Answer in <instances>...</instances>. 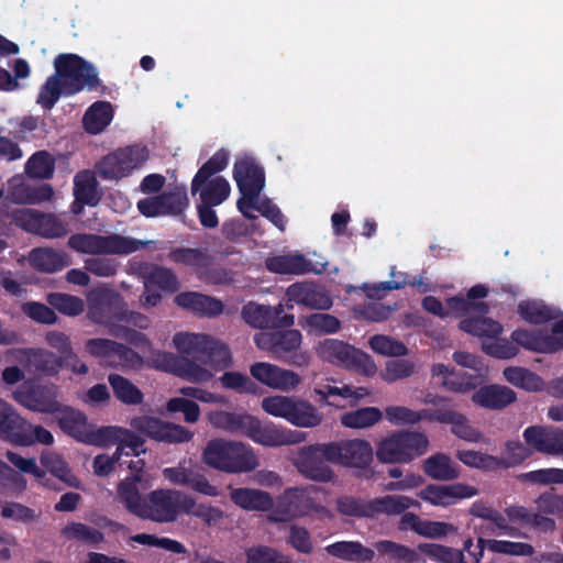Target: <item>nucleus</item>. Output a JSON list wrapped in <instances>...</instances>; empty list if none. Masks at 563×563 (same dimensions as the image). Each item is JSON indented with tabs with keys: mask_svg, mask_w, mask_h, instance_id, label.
Masks as SVG:
<instances>
[{
	"mask_svg": "<svg viewBox=\"0 0 563 563\" xmlns=\"http://www.w3.org/2000/svg\"><path fill=\"white\" fill-rule=\"evenodd\" d=\"M139 482H141L139 475L122 479L118 485L115 499L129 512L143 520L156 523L176 521L179 512H183L185 493L177 489L158 488L142 496L137 487Z\"/></svg>",
	"mask_w": 563,
	"mask_h": 563,
	"instance_id": "obj_1",
	"label": "nucleus"
},
{
	"mask_svg": "<svg viewBox=\"0 0 563 563\" xmlns=\"http://www.w3.org/2000/svg\"><path fill=\"white\" fill-rule=\"evenodd\" d=\"M201 460L207 466L229 474L247 473L260 465L251 446L224 439L210 440L202 451Z\"/></svg>",
	"mask_w": 563,
	"mask_h": 563,
	"instance_id": "obj_2",
	"label": "nucleus"
},
{
	"mask_svg": "<svg viewBox=\"0 0 563 563\" xmlns=\"http://www.w3.org/2000/svg\"><path fill=\"white\" fill-rule=\"evenodd\" d=\"M151 243L152 241L137 240L118 233L108 235L76 233L68 239L67 245L80 254L125 256L146 247Z\"/></svg>",
	"mask_w": 563,
	"mask_h": 563,
	"instance_id": "obj_3",
	"label": "nucleus"
},
{
	"mask_svg": "<svg viewBox=\"0 0 563 563\" xmlns=\"http://www.w3.org/2000/svg\"><path fill=\"white\" fill-rule=\"evenodd\" d=\"M429 439L422 432L395 431L376 444V457L383 464H407L429 450Z\"/></svg>",
	"mask_w": 563,
	"mask_h": 563,
	"instance_id": "obj_4",
	"label": "nucleus"
},
{
	"mask_svg": "<svg viewBox=\"0 0 563 563\" xmlns=\"http://www.w3.org/2000/svg\"><path fill=\"white\" fill-rule=\"evenodd\" d=\"M262 409L269 416L282 418L298 428H314L322 413L309 401L295 396L272 395L262 399Z\"/></svg>",
	"mask_w": 563,
	"mask_h": 563,
	"instance_id": "obj_5",
	"label": "nucleus"
},
{
	"mask_svg": "<svg viewBox=\"0 0 563 563\" xmlns=\"http://www.w3.org/2000/svg\"><path fill=\"white\" fill-rule=\"evenodd\" d=\"M316 354L321 360L365 376H373L377 366L365 352L336 339H325L316 346Z\"/></svg>",
	"mask_w": 563,
	"mask_h": 563,
	"instance_id": "obj_6",
	"label": "nucleus"
},
{
	"mask_svg": "<svg viewBox=\"0 0 563 563\" xmlns=\"http://www.w3.org/2000/svg\"><path fill=\"white\" fill-rule=\"evenodd\" d=\"M54 68L64 82L65 95H74L99 85L96 68L76 54H59L55 57Z\"/></svg>",
	"mask_w": 563,
	"mask_h": 563,
	"instance_id": "obj_7",
	"label": "nucleus"
},
{
	"mask_svg": "<svg viewBox=\"0 0 563 563\" xmlns=\"http://www.w3.org/2000/svg\"><path fill=\"white\" fill-rule=\"evenodd\" d=\"M148 366L191 383L202 384L212 379L211 372L194 360L180 358L177 354L152 350L147 357Z\"/></svg>",
	"mask_w": 563,
	"mask_h": 563,
	"instance_id": "obj_8",
	"label": "nucleus"
},
{
	"mask_svg": "<svg viewBox=\"0 0 563 563\" xmlns=\"http://www.w3.org/2000/svg\"><path fill=\"white\" fill-rule=\"evenodd\" d=\"M148 158L143 146L119 148L104 156L97 165L98 174L107 180H119L139 169Z\"/></svg>",
	"mask_w": 563,
	"mask_h": 563,
	"instance_id": "obj_9",
	"label": "nucleus"
},
{
	"mask_svg": "<svg viewBox=\"0 0 563 563\" xmlns=\"http://www.w3.org/2000/svg\"><path fill=\"white\" fill-rule=\"evenodd\" d=\"M123 308L121 296L109 288H93L87 294V317L109 330L117 325Z\"/></svg>",
	"mask_w": 563,
	"mask_h": 563,
	"instance_id": "obj_10",
	"label": "nucleus"
},
{
	"mask_svg": "<svg viewBox=\"0 0 563 563\" xmlns=\"http://www.w3.org/2000/svg\"><path fill=\"white\" fill-rule=\"evenodd\" d=\"M328 450L329 443L300 448L292 460L294 464L309 479L321 483L331 482L334 479V473L327 464L330 462Z\"/></svg>",
	"mask_w": 563,
	"mask_h": 563,
	"instance_id": "obj_11",
	"label": "nucleus"
},
{
	"mask_svg": "<svg viewBox=\"0 0 563 563\" xmlns=\"http://www.w3.org/2000/svg\"><path fill=\"white\" fill-rule=\"evenodd\" d=\"M12 221L24 231L45 239H59L67 234V223L54 214L34 209H18L11 213Z\"/></svg>",
	"mask_w": 563,
	"mask_h": 563,
	"instance_id": "obj_12",
	"label": "nucleus"
},
{
	"mask_svg": "<svg viewBox=\"0 0 563 563\" xmlns=\"http://www.w3.org/2000/svg\"><path fill=\"white\" fill-rule=\"evenodd\" d=\"M162 473L164 478L174 485L188 487L209 497L220 495L218 487L208 481L200 466L191 459L183 460L176 466L166 467Z\"/></svg>",
	"mask_w": 563,
	"mask_h": 563,
	"instance_id": "obj_13",
	"label": "nucleus"
},
{
	"mask_svg": "<svg viewBox=\"0 0 563 563\" xmlns=\"http://www.w3.org/2000/svg\"><path fill=\"white\" fill-rule=\"evenodd\" d=\"M328 453L331 463L353 468H366L374 455L371 443L364 439L330 442Z\"/></svg>",
	"mask_w": 563,
	"mask_h": 563,
	"instance_id": "obj_14",
	"label": "nucleus"
},
{
	"mask_svg": "<svg viewBox=\"0 0 563 563\" xmlns=\"http://www.w3.org/2000/svg\"><path fill=\"white\" fill-rule=\"evenodd\" d=\"M130 424L135 431L159 442L172 444L185 443L189 442L194 437V433L183 426L150 416L135 417L131 420Z\"/></svg>",
	"mask_w": 563,
	"mask_h": 563,
	"instance_id": "obj_15",
	"label": "nucleus"
},
{
	"mask_svg": "<svg viewBox=\"0 0 563 563\" xmlns=\"http://www.w3.org/2000/svg\"><path fill=\"white\" fill-rule=\"evenodd\" d=\"M250 374L264 386L282 393L295 390L302 382L298 373L268 362L252 364L250 366Z\"/></svg>",
	"mask_w": 563,
	"mask_h": 563,
	"instance_id": "obj_16",
	"label": "nucleus"
},
{
	"mask_svg": "<svg viewBox=\"0 0 563 563\" xmlns=\"http://www.w3.org/2000/svg\"><path fill=\"white\" fill-rule=\"evenodd\" d=\"M301 305L309 309L328 310L333 300L329 291L321 285L312 282H298L286 289V307L292 309Z\"/></svg>",
	"mask_w": 563,
	"mask_h": 563,
	"instance_id": "obj_17",
	"label": "nucleus"
},
{
	"mask_svg": "<svg viewBox=\"0 0 563 563\" xmlns=\"http://www.w3.org/2000/svg\"><path fill=\"white\" fill-rule=\"evenodd\" d=\"M58 412V424L65 433L90 445L98 446L100 444L101 427L97 428L89 423L81 411L60 406Z\"/></svg>",
	"mask_w": 563,
	"mask_h": 563,
	"instance_id": "obj_18",
	"label": "nucleus"
},
{
	"mask_svg": "<svg viewBox=\"0 0 563 563\" xmlns=\"http://www.w3.org/2000/svg\"><path fill=\"white\" fill-rule=\"evenodd\" d=\"M247 437L254 442L266 446H282L297 444L306 440V433L294 431L276 424L262 426L256 418H252Z\"/></svg>",
	"mask_w": 563,
	"mask_h": 563,
	"instance_id": "obj_19",
	"label": "nucleus"
},
{
	"mask_svg": "<svg viewBox=\"0 0 563 563\" xmlns=\"http://www.w3.org/2000/svg\"><path fill=\"white\" fill-rule=\"evenodd\" d=\"M478 495L474 486L455 483L452 485L430 484L418 493V496L438 507H449L460 499L472 498Z\"/></svg>",
	"mask_w": 563,
	"mask_h": 563,
	"instance_id": "obj_20",
	"label": "nucleus"
},
{
	"mask_svg": "<svg viewBox=\"0 0 563 563\" xmlns=\"http://www.w3.org/2000/svg\"><path fill=\"white\" fill-rule=\"evenodd\" d=\"M522 437L528 446L540 453L563 455V429L531 426L523 431Z\"/></svg>",
	"mask_w": 563,
	"mask_h": 563,
	"instance_id": "obj_21",
	"label": "nucleus"
},
{
	"mask_svg": "<svg viewBox=\"0 0 563 563\" xmlns=\"http://www.w3.org/2000/svg\"><path fill=\"white\" fill-rule=\"evenodd\" d=\"M7 355L26 371L35 373H55L62 361L54 353L41 349H12L7 352Z\"/></svg>",
	"mask_w": 563,
	"mask_h": 563,
	"instance_id": "obj_22",
	"label": "nucleus"
},
{
	"mask_svg": "<svg viewBox=\"0 0 563 563\" xmlns=\"http://www.w3.org/2000/svg\"><path fill=\"white\" fill-rule=\"evenodd\" d=\"M13 398L23 407L42 413H55L60 410V404L57 400V389L55 386H40L33 390L18 389Z\"/></svg>",
	"mask_w": 563,
	"mask_h": 563,
	"instance_id": "obj_23",
	"label": "nucleus"
},
{
	"mask_svg": "<svg viewBox=\"0 0 563 563\" xmlns=\"http://www.w3.org/2000/svg\"><path fill=\"white\" fill-rule=\"evenodd\" d=\"M233 177L236 181L241 197H260L265 185L264 170L252 159H240L234 164Z\"/></svg>",
	"mask_w": 563,
	"mask_h": 563,
	"instance_id": "obj_24",
	"label": "nucleus"
},
{
	"mask_svg": "<svg viewBox=\"0 0 563 563\" xmlns=\"http://www.w3.org/2000/svg\"><path fill=\"white\" fill-rule=\"evenodd\" d=\"M311 498L299 489L286 490L277 500L269 518L273 521H287L306 516L311 511Z\"/></svg>",
	"mask_w": 563,
	"mask_h": 563,
	"instance_id": "obj_25",
	"label": "nucleus"
},
{
	"mask_svg": "<svg viewBox=\"0 0 563 563\" xmlns=\"http://www.w3.org/2000/svg\"><path fill=\"white\" fill-rule=\"evenodd\" d=\"M563 333V320L556 322L550 335H541L527 330H516L512 333V340L526 349L538 352H553L561 347L563 340L560 335Z\"/></svg>",
	"mask_w": 563,
	"mask_h": 563,
	"instance_id": "obj_26",
	"label": "nucleus"
},
{
	"mask_svg": "<svg viewBox=\"0 0 563 563\" xmlns=\"http://www.w3.org/2000/svg\"><path fill=\"white\" fill-rule=\"evenodd\" d=\"M111 443H118L115 451L118 456H121L125 449H130L135 456L145 452L144 440L132 430L115 426L101 427V438L98 446H106Z\"/></svg>",
	"mask_w": 563,
	"mask_h": 563,
	"instance_id": "obj_27",
	"label": "nucleus"
},
{
	"mask_svg": "<svg viewBox=\"0 0 563 563\" xmlns=\"http://www.w3.org/2000/svg\"><path fill=\"white\" fill-rule=\"evenodd\" d=\"M8 197L14 203L37 205L49 200L53 197V189L47 184L31 187L24 184L21 178L14 177L9 181Z\"/></svg>",
	"mask_w": 563,
	"mask_h": 563,
	"instance_id": "obj_28",
	"label": "nucleus"
},
{
	"mask_svg": "<svg viewBox=\"0 0 563 563\" xmlns=\"http://www.w3.org/2000/svg\"><path fill=\"white\" fill-rule=\"evenodd\" d=\"M472 401L482 408L501 410L516 401V393L507 386H484L472 395Z\"/></svg>",
	"mask_w": 563,
	"mask_h": 563,
	"instance_id": "obj_29",
	"label": "nucleus"
},
{
	"mask_svg": "<svg viewBox=\"0 0 563 563\" xmlns=\"http://www.w3.org/2000/svg\"><path fill=\"white\" fill-rule=\"evenodd\" d=\"M172 342L180 358L201 363L210 344V336L202 333L178 332L174 334Z\"/></svg>",
	"mask_w": 563,
	"mask_h": 563,
	"instance_id": "obj_30",
	"label": "nucleus"
},
{
	"mask_svg": "<svg viewBox=\"0 0 563 563\" xmlns=\"http://www.w3.org/2000/svg\"><path fill=\"white\" fill-rule=\"evenodd\" d=\"M266 268L275 274L303 275L307 273H320L312 263L301 254H284L269 257L265 261Z\"/></svg>",
	"mask_w": 563,
	"mask_h": 563,
	"instance_id": "obj_31",
	"label": "nucleus"
},
{
	"mask_svg": "<svg viewBox=\"0 0 563 563\" xmlns=\"http://www.w3.org/2000/svg\"><path fill=\"white\" fill-rule=\"evenodd\" d=\"M174 301L177 306L202 316L214 317L223 311V305L220 300L200 292H180Z\"/></svg>",
	"mask_w": 563,
	"mask_h": 563,
	"instance_id": "obj_32",
	"label": "nucleus"
},
{
	"mask_svg": "<svg viewBox=\"0 0 563 563\" xmlns=\"http://www.w3.org/2000/svg\"><path fill=\"white\" fill-rule=\"evenodd\" d=\"M423 473L433 481L450 482L459 478V465L445 453H434L422 462Z\"/></svg>",
	"mask_w": 563,
	"mask_h": 563,
	"instance_id": "obj_33",
	"label": "nucleus"
},
{
	"mask_svg": "<svg viewBox=\"0 0 563 563\" xmlns=\"http://www.w3.org/2000/svg\"><path fill=\"white\" fill-rule=\"evenodd\" d=\"M230 499L249 511H266L274 506L268 493L254 488H230Z\"/></svg>",
	"mask_w": 563,
	"mask_h": 563,
	"instance_id": "obj_34",
	"label": "nucleus"
},
{
	"mask_svg": "<svg viewBox=\"0 0 563 563\" xmlns=\"http://www.w3.org/2000/svg\"><path fill=\"white\" fill-rule=\"evenodd\" d=\"M435 417L438 418V422L451 424L452 433L462 440L468 442L485 441L482 432L470 423L466 416L452 408L450 411L435 415Z\"/></svg>",
	"mask_w": 563,
	"mask_h": 563,
	"instance_id": "obj_35",
	"label": "nucleus"
},
{
	"mask_svg": "<svg viewBox=\"0 0 563 563\" xmlns=\"http://www.w3.org/2000/svg\"><path fill=\"white\" fill-rule=\"evenodd\" d=\"M325 552L336 559L353 562H369L374 559V550L357 541H339L324 548Z\"/></svg>",
	"mask_w": 563,
	"mask_h": 563,
	"instance_id": "obj_36",
	"label": "nucleus"
},
{
	"mask_svg": "<svg viewBox=\"0 0 563 563\" xmlns=\"http://www.w3.org/2000/svg\"><path fill=\"white\" fill-rule=\"evenodd\" d=\"M27 258L32 267L44 273H55L69 265L66 254L48 247L32 250Z\"/></svg>",
	"mask_w": 563,
	"mask_h": 563,
	"instance_id": "obj_37",
	"label": "nucleus"
},
{
	"mask_svg": "<svg viewBox=\"0 0 563 563\" xmlns=\"http://www.w3.org/2000/svg\"><path fill=\"white\" fill-rule=\"evenodd\" d=\"M253 416L240 415L227 411H212L208 415V421L213 428L230 433H241L247 437Z\"/></svg>",
	"mask_w": 563,
	"mask_h": 563,
	"instance_id": "obj_38",
	"label": "nucleus"
},
{
	"mask_svg": "<svg viewBox=\"0 0 563 563\" xmlns=\"http://www.w3.org/2000/svg\"><path fill=\"white\" fill-rule=\"evenodd\" d=\"M10 442L25 446L33 444L51 445L54 443V437L44 427L32 424L22 418V423Z\"/></svg>",
	"mask_w": 563,
	"mask_h": 563,
	"instance_id": "obj_39",
	"label": "nucleus"
},
{
	"mask_svg": "<svg viewBox=\"0 0 563 563\" xmlns=\"http://www.w3.org/2000/svg\"><path fill=\"white\" fill-rule=\"evenodd\" d=\"M418 500L404 495H387L372 499L373 517L380 514L396 516L404 514L411 507H419Z\"/></svg>",
	"mask_w": 563,
	"mask_h": 563,
	"instance_id": "obj_40",
	"label": "nucleus"
},
{
	"mask_svg": "<svg viewBox=\"0 0 563 563\" xmlns=\"http://www.w3.org/2000/svg\"><path fill=\"white\" fill-rule=\"evenodd\" d=\"M41 464L55 477L73 488H81L80 481L74 475L67 462L58 454L43 452L40 457Z\"/></svg>",
	"mask_w": 563,
	"mask_h": 563,
	"instance_id": "obj_41",
	"label": "nucleus"
},
{
	"mask_svg": "<svg viewBox=\"0 0 563 563\" xmlns=\"http://www.w3.org/2000/svg\"><path fill=\"white\" fill-rule=\"evenodd\" d=\"M183 512L197 517L208 526L219 523L224 517L223 511L218 507L207 503H197L196 498L186 493L183 501Z\"/></svg>",
	"mask_w": 563,
	"mask_h": 563,
	"instance_id": "obj_42",
	"label": "nucleus"
},
{
	"mask_svg": "<svg viewBox=\"0 0 563 563\" xmlns=\"http://www.w3.org/2000/svg\"><path fill=\"white\" fill-rule=\"evenodd\" d=\"M383 418L382 411L376 407H363L341 415L340 422L350 429H366L377 424Z\"/></svg>",
	"mask_w": 563,
	"mask_h": 563,
	"instance_id": "obj_43",
	"label": "nucleus"
},
{
	"mask_svg": "<svg viewBox=\"0 0 563 563\" xmlns=\"http://www.w3.org/2000/svg\"><path fill=\"white\" fill-rule=\"evenodd\" d=\"M112 118V106L106 101H97L86 111L84 125L89 133L97 134L103 131Z\"/></svg>",
	"mask_w": 563,
	"mask_h": 563,
	"instance_id": "obj_44",
	"label": "nucleus"
},
{
	"mask_svg": "<svg viewBox=\"0 0 563 563\" xmlns=\"http://www.w3.org/2000/svg\"><path fill=\"white\" fill-rule=\"evenodd\" d=\"M431 374L437 383L450 391L466 394L476 387V382L471 378L457 380L453 378L452 371L444 364H434Z\"/></svg>",
	"mask_w": 563,
	"mask_h": 563,
	"instance_id": "obj_45",
	"label": "nucleus"
},
{
	"mask_svg": "<svg viewBox=\"0 0 563 563\" xmlns=\"http://www.w3.org/2000/svg\"><path fill=\"white\" fill-rule=\"evenodd\" d=\"M299 324L308 333L318 335L335 333L341 328L340 320L328 313H311L301 318Z\"/></svg>",
	"mask_w": 563,
	"mask_h": 563,
	"instance_id": "obj_46",
	"label": "nucleus"
},
{
	"mask_svg": "<svg viewBox=\"0 0 563 563\" xmlns=\"http://www.w3.org/2000/svg\"><path fill=\"white\" fill-rule=\"evenodd\" d=\"M230 191L231 187L229 181L221 176H217L208 178L201 183V187L197 192H199L202 202L209 205H221L227 200Z\"/></svg>",
	"mask_w": 563,
	"mask_h": 563,
	"instance_id": "obj_47",
	"label": "nucleus"
},
{
	"mask_svg": "<svg viewBox=\"0 0 563 563\" xmlns=\"http://www.w3.org/2000/svg\"><path fill=\"white\" fill-rule=\"evenodd\" d=\"M108 382L112 387L113 394L118 400L125 405H140L143 401L142 391L128 378L111 374Z\"/></svg>",
	"mask_w": 563,
	"mask_h": 563,
	"instance_id": "obj_48",
	"label": "nucleus"
},
{
	"mask_svg": "<svg viewBox=\"0 0 563 563\" xmlns=\"http://www.w3.org/2000/svg\"><path fill=\"white\" fill-rule=\"evenodd\" d=\"M200 364L213 375V371L224 369L231 364L230 351L224 344L210 336V344H208Z\"/></svg>",
	"mask_w": 563,
	"mask_h": 563,
	"instance_id": "obj_49",
	"label": "nucleus"
},
{
	"mask_svg": "<svg viewBox=\"0 0 563 563\" xmlns=\"http://www.w3.org/2000/svg\"><path fill=\"white\" fill-rule=\"evenodd\" d=\"M419 551L439 563H466L463 550L437 543H421Z\"/></svg>",
	"mask_w": 563,
	"mask_h": 563,
	"instance_id": "obj_50",
	"label": "nucleus"
},
{
	"mask_svg": "<svg viewBox=\"0 0 563 563\" xmlns=\"http://www.w3.org/2000/svg\"><path fill=\"white\" fill-rule=\"evenodd\" d=\"M504 376L511 385L528 391H537L542 388V379L527 368L510 366L504 369Z\"/></svg>",
	"mask_w": 563,
	"mask_h": 563,
	"instance_id": "obj_51",
	"label": "nucleus"
},
{
	"mask_svg": "<svg viewBox=\"0 0 563 563\" xmlns=\"http://www.w3.org/2000/svg\"><path fill=\"white\" fill-rule=\"evenodd\" d=\"M74 195L79 202L91 206L97 203V180L90 172H80L75 176Z\"/></svg>",
	"mask_w": 563,
	"mask_h": 563,
	"instance_id": "obj_52",
	"label": "nucleus"
},
{
	"mask_svg": "<svg viewBox=\"0 0 563 563\" xmlns=\"http://www.w3.org/2000/svg\"><path fill=\"white\" fill-rule=\"evenodd\" d=\"M375 549L379 555L387 556L389 560H394L399 563H413L419 559L415 550L390 540H380L376 542Z\"/></svg>",
	"mask_w": 563,
	"mask_h": 563,
	"instance_id": "obj_53",
	"label": "nucleus"
},
{
	"mask_svg": "<svg viewBox=\"0 0 563 563\" xmlns=\"http://www.w3.org/2000/svg\"><path fill=\"white\" fill-rule=\"evenodd\" d=\"M274 310L271 306L258 305L249 302L242 309V317L244 321L253 328L267 329L274 328L273 325Z\"/></svg>",
	"mask_w": 563,
	"mask_h": 563,
	"instance_id": "obj_54",
	"label": "nucleus"
},
{
	"mask_svg": "<svg viewBox=\"0 0 563 563\" xmlns=\"http://www.w3.org/2000/svg\"><path fill=\"white\" fill-rule=\"evenodd\" d=\"M228 153L223 150L217 152L198 170L191 183V192L195 195L201 187V183L211 178L212 175L223 170L228 165Z\"/></svg>",
	"mask_w": 563,
	"mask_h": 563,
	"instance_id": "obj_55",
	"label": "nucleus"
},
{
	"mask_svg": "<svg viewBox=\"0 0 563 563\" xmlns=\"http://www.w3.org/2000/svg\"><path fill=\"white\" fill-rule=\"evenodd\" d=\"M144 286L157 287L163 291L174 292L178 289L175 275L165 267L151 266L144 274Z\"/></svg>",
	"mask_w": 563,
	"mask_h": 563,
	"instance_id": "obj_56",
	"label": "nucleus"
},
{
	"mask_svg": "<svg viewBox=\"0 0 563 563\" xmlns=\"http://www.w3.org/2000/svg\"><path fill=\"white\" fill-rule=\"evenodd\" d=\"M338 511L343 516L373 518L372 499L342 496L335 501Z\"/></svg>",
	"mask_w": 563,
	"mask_h": 563,
	"instance_id": "obj_57",
	"label": "nucleus"
},
{
	"mask_svg": "<svg viewBox=\"0 0 563 563\" xmlns=\"http://www.w3.org/2000/svg\"><path fill=\"white\" fill-rule=\"evenodd\" d=\"M368 344L375 353L384 356L399 357L408 354V349L401 341L388 335H374Z\"/></svg>",
	"mask_w": 563,
	"mask_h": 563,
	"instance_id": "obj_58",
	"label": "nucleus"
},
{
	"mask_svg": "<svg viewBox=\"0 0 563 563\" xmlns=\"http://www.w3.org/2000/svg\"><path fill=\"white\" fill-rule=\"evenodd\" d=\"M62 534L67 540L88 544H96L103 540V534L99 530L81 522L66 525L62 530Z\"/></svg>",
	"mask_w": 563,
	"mask_h": 563,
	"instance_id": "obj_59",
	"label": "nucleus"
},
{
	"mask_svg": "<svg viewBox=\"0 0 563 563\" xmlns=\"http://www.w3.org/2000/svg\"><path fill=\"white\" fill-rule=\"evenodd\" d=\"M47 302L60 313L76 317L85 310V302L81 298L63 294L52 292L47 295Z\"/></svg>",
	"mask_w": 563,
	"mask_h": 563,
	"instance_id": "obj_60",
	"label": "nucleus"
},
{
	"mask_svg": "<svg viewBox=\"0 0 563 563\" xmlns=\"http://www.w3.org/2000/svg\"><path fill=\"white\" fill-rule=\"evenodd\" d=\"M519 314L530 323H542L555 318V311L538 300H526L518 306Z\"/></svg>",
	"mask_w": 563,
	"mask_h": 563,
	"instance_id": "obj_61",
	"label": "nucleus"
},
{
	"mask_svg": "<svg viewBox=\"0 0 563 563\" xmlns=\"http://www.w3.org/2000/svg\"><path fill=\"white\" fill-rule=\"evenodd\" d=\"M62 93H65L64 82L59 76L54 73L41 87L36 102L44 109H52Z\"/></svg>",
	"mask_w": 563,
	"mask_h": 563,
	"instance_id": "obj_62",
	"label": "nucleus"
},
{
	"mask_svg": "<svg viewBox=\"0 0 563 563\" xmlns=\"http://www.w3.org/2000/svg\"><path fill=\"white\" fill-rule=\"evenodd\" d=\"M460 327L463 331L470 334L486 338H495L503 330L501 325L498 322L489 318L465 319L461 321Z\"/></svg>",
	"mask_w": 563,
	"mask_h": 563,
	"instance_id": "obj_63",
	"label": "nucleus"
},
{
	"mask_svg": "<svg viewBox=\"0 0 563 563\" xmlns=\"http://www.w3.org/2000/svg\"><path fill=\"white\" fill-rule=\"evenodd\" d=\"M415 371L413 362L406 358H396L386 362L385 367L380 372V377L391 384L412 376Z\"/></svg>",
	"mask_w": 563,
	"mask_h": 563,
	"instance_id": "obj_64",
	"label": "nucleus"
}]
</instances>
